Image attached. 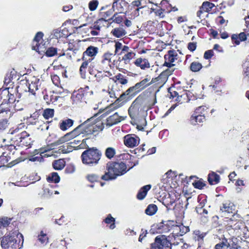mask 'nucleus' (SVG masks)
Segmentation results:
<instances>
[{"label": "nucleus", "mask_w": 249, "mask_h": 249, "mask_svg": "<svg viewBox=\"0 0 249 249\" xmlns=\"http://www.w3.org/2000/svg\"><path fill=\"white\" fill-rule=\"evenodd\" d=\"M97 114L90 118L88 119L84 124L79 125L72 131L67 133L64 136L62 137L58 140L59 143H64L80 135L81 134H88L89 131L90 132L91 130L90 129L87 130L86 129V127L89 125V123H91L92 124H95L96 123V119L95 118Z\"/></svg>", "instance_id": "obj_1"}, {"label": "nucleus", "mask_w": 249, "mask_h": 249, "mask_svg": "<svg viewBox=\"0 0 249 249\" xmlns=\"http://www.w3.org/2000/svg\"><path fill=\"white\" fill-rule=\"evenodd\" d=\"M126 165L121 162L110 163L107 165V172L102 176L104 180L115 179L118 176H121L126 172Z\"/></svg>", "instance_id": "obj_2"}, {"label": "nucleus", "mask_w": 249, "mask_h": 249, "mask_svg": "<svg viewBox=\"0 0 249 249\" xmlns=\"http://www.w3.org/2000/svg\"><path fill=\"white\" fill-rule=\"evenodd\" d=\"M20 238L23 240L22 235L18 231H16L10 233V235L3 237L1 241V245L3 249H19L18 242Z\"/></svg>", "instance_id": "obj_3"}, {"label": "nucleus", "mask_w": 249, "mask_h": 249, "mask_svg": "<svg viewBox=\"0 0 249 249\" xmlns=\"http://www.w3.org/2000/svg\"><path fill=\"white\" fill-rule=\"evenodd\" d=\"M101 156V153L100 151L96 148H91L82 153L81 158L84 164L92 166L98 163Z\"/></svg>", "instance_id": "obj_4"}, {"label": "nucleus", "mask_w": 249, "mask_h": 249, "mask_svg": "<svg viewBox=\"0 0 249 249\" xmlns=\"http://www.w3.org/2000/svg\"><path fill=\"white\" fill-rule=\"evenodd\" d=\"M167 74L166 71L162 72L158 77L153 78L151 81L149 78H145L141 82L137 83L134 86L137 91L143 89L148 86L156 82L161 80L162 82L165 83L167 80Z\"/></svg>", "instance_id": "obj_5"}, {"label": "nucleus", "mask_w": 249, "mask_h": 249, "mask_svg": "<svg viewBox=\"0 0 249 249\" xmlns=\"http://www.w3.org/2000/svg\"><path fill=\"white\" fill-rule=\"evenodd\" d=\"M166 236V235L157 236L154 243L151 244V249H171V243Z\"/></svg>", "instance_id": "obj_6"}, {"label": "nucleus", "mask_w": 249, "mask_h": 249, "mask_svg": "<svg viewBox=\"0 0 249 249\" xmlns=\"http://www.w3.org/2000/svg\"><path fill=\"white\" fill-rule=\"evenodd\" d=\"M43 36V34L42 32H38L35 36L33 41L32 49L39 53L44 52L45 50L44 45H41L40 44V42H42Z\"/></svg>", "instance_id": "obj_7"}, {"label": "nucleus", "mask_w": 249, "mask_h": 249, "mask_svg": "<svg viewBox=\"0 0 249 249\" xmlns=\"http://www.w3.org/2000/svg\"><path fill=\"white\" fill-rule=\"evenodd\" d=\"M135 56L136 53L133 51L129 53L124 54L118 64V69L123 70L127 68L128 65L130 64L131 60L134 58Z\"/></svg>", "instance_id": "obj_8"}, {"label": "nucleus", "mask_w": 249, "mask_h": 249, "mask_svg": "<svg viewBox=\"0 0 249 249\" xmlns=\"http://www.w3.org/2000/svg\"><path fill=\"white\" fill-rule=\"evenodd\" d=\"M113 57V54L109 53H106L103 54L100 63V66L103 70L107 71L109 68H110Z\"/></svg>", "instance_id": "obj_9"}, {"label": "nucleus", "mask_w": 249, "mask_h": 249, "mask_svg": "<svg viewBox=\"0 0 249 249\" xmlns=\"http://www.w3.org/2000/svg\"><path fill=\"white\" fill-rule=\"evenodd\" d=\"M178 54L175 51H169L164 55L165 62L163 66L171 67L175 65L173 64L177 59Z\"/></svg>", "instance_id": "obj_10"}, {"label": "nucleus", "mask_w": 249, "mask_h": 249, "mask_svg": "<svg viewBox=\"0 0 249 249\" xmlns=\"http://www.w3.org/2000/svg\"><path fill=\"white\" fill-rule=\"evenodd\" d=\"M112 73L106 70H104V72H98L95 76L96 80L102 84H106L107 81L110 80L109 77L112 76Z\"/></svg>", "instance_id": "obj_11"}, {"label": "nucleus", "mask_w": 249, "mask_h": 249, "mask_svg": "<svg viewBox=\"0 0 249 249\" xmlns=\"http://www.w3.org/2000/svg\"><path fill=\"white\" fill-rule=\"evenodd\" d=\"M139 138L135 136L127 135L124 137V143L129 147H134L139 143Z\"/></svg>", "instance_id": "obj_12"}, {"label": "nucleus", "mask_w": 249, "mask_h": 249, "mask_svg": "<svg viewBox=\"0 0 249 249\" xmlns=\"http://www.w3.org/2000/svg\"><path fill=\"white\" fill-rule=\"evenodd\" d=\"M124 119V118L123 116L119 115L118 113L116 112L107 119L106 124L107 126H111L121 122Z\"/></svg>", "instance_id": "obj_13"}, {"label": "nucleus", "mask_w": 249, "mask_h": 249, "mask_svg": "<svg viewBox=\"0 0 249 249\" xmlns=\"http://www.w3.org/2000/svg\"><path fill=\"white\" fill-rule=\"evenodd\" d=\"M98 52V48L92 46H89L86 51L83 53V57L84 58H88V57L93 58L97 55Z\"/></svg>", "instance_id": "obj_14"}, {"label": "nucleus", "mask_w": 249, "mask_h": 249, "mask_svg": "<svg viewBox=\"0 0 249 249\" xmlns=\"http://www.w3.org/2000/svg\"><path fill=\"white\" fill-rule=\"evenodd\" d=\"M172 226L171 228V233L168 235V241H171L172 238H175V236H181L180 233V228L178 225H176V223L172 221Z\"/></svg>", "instance_id": "obj_15"}, {"label": "nucleus", "mask_w": 249, "mask_h": 249, "mask_svg": "<svg viewBox=\"0 0 249 249\" xmlns=\"http://www.w3.org/2000/svg\"><path fill=\"white\" fill-rule=\"evenodd\" d=\"M172 221H167L164 222H161L158 226V229L161 230L160 232L163 233L168 232L171 233V228L172 226Z\"/></svg>", "instance_id": "obj_16"}, {"label": "nucleus", "mask_w": 249, "mask_h": 249, "mask_svg": "<svg viewBox=\"0 0 249 249\" xmlns=\"http://www.w3.org/2000/svg\"><path fill=\"white\" fill-rule=\"evenodd\" d=\"M39 82V79L34 77L31 83H29V91L33 94H35L36 91L38 89L40 86Z\"/></svg>", "instance_id": "obj_17"}, {"label": "nucleus", "mask_w": 249, "mask_h": 249, "mask_svg": "<svg viewBox=\"0 0 249 249\" xmlns=\"http://www.w3.org/2000/svg\"><path fill=\"white\" fill-rule=\"evenodd\" d=\"M134 63L136 66L140 67L142 70L150 67V64L148 60L145 58H138Z\"/></svg>", "instance_id": "obj_18"}, {"label": "nucleus", "mask_w": 249, "mask_h": 249, "mask_svg": "<svg viewBox=\"0 0 249 249\" xmlns=\"http://www.w3.org/2000/svg\"><path fill=\"white\" fill-rule=\"evenodd\" d=\"M38 153L43 157H55L56 151L49 148H44L38 150Z\"/></svg>", "instance_id": "obj_19"}, {"label": "nucleus", "mask_w": 249, "mask_h": 249, "mask_svg": "<svg viewBox=\"0 0 249 249\" xmlns=\"http://www.w3.org/2000/svg\"><path fill=\"white\" fill-rule=\"evenodd\" d=\"M234 210V205L230 202H226L222 204V206L220 207V211L222 213H232Z\"/></svg>", "instance_id": "obj_20"}, {"label": "nucleus", "mask_w": 249, "mask_h": 249, "mask_svg": "<svg viewBox=\"0 0 249 249\" xmlns=\"http://www.w3.org/2000/svg\"><path fill=\"white\" fill-rule=\"evenodd\" d=\"M84 90L80 89L77 91L74 92L72 94L73 101L75 103L81 102L84 98Z\"/></svg>", "instance_id": "obj_21"}, {"label": "nucleus", "mask_w": 249, "mask_h": 249, "mask_svg": "<svg viewBox=\"0 0 249 249\" xmlns=\"http://www.w3.org/2000/svg\"><path fill=\"white\" fill-rule=\"evenodd\" d=\"M73 124V121L70 119H67L62 121L60 123V128L63 130L65 131L68 128L71 127Z\"/></svg>", "instance_id": "obj_22"}, {"label": "nucleus", "mask_w": 249, "mask_h": 249, "mask_svg": "<svg viewBox=\"0 0 249 249\" xmlns=\"http://www.w3.org/2000/svg\"><path fill=\"white\" fill-rule=\"evenodd\" d=\"M111 33L114 36L118 38L121 37L126 34V31L122 27L114 28Z\"/></svg>", "instance_id": "obj_23"}, {"label": "nucleus", "mask_w": 249, "mask_h": 249, "mask_svg": "<svg viewBox=\"0 0 249 249\" xmlns=\"http://www.w3.org/2000/svg\"><path fill=\"white\" fill-rule=\"evenodd\" d=\"M82 59L83 60V62L82 63L80 68V71L81 73L85 72V70L89 66V64H90L89 66H91V62L93 60V58H84L83 57H82Z\"/></svg>", "instance_id": "obj_24"}, {"label": "nucleus", "mask_w": 249, "mask_h": 249, "mask_svg": "<svg viewBox=\"0 0 249 249\" xmlns=\"http://www.w3.org/2000/svg\"><path fill=\"white\" fill-rule=\"evenodd\" d=\"M151 188V185H147L143 186L140 190L139 192L137 195V197L139 199H143L147 194V191Z\"/></svg>", "instance_id": "obj_25"}, {"label": "nucleus", "mask_w": 249, "mask_h": 249, "mask_svg": "<svg viewBox=\"0 0 249 249\" xmlns=\"http://www.w3.org/2000/svg\"><path fill=\"white\" fill-rule=\"evenodd\" d=\"M128 98L127 97V95L125 94V93L124 92L122 93L119 98H118L114 104L110 105L109 108L110 109H117L119 106L117 105V104L119 103L120 101H123L124 100Z\"/></svg>", "instance_id": "obj_26"}, {"label": "nucleus", "mask_w": 249, "mask_h": 249, "mask_svg": "<svg viewBox=\"0 0 249 249\" xmlns=\"http://www.w3.org/2000/svg\"><path fill=\"white\" fill-rule=\"evenodd\" d=\"M208 181L211 185L217 184L219 181V176L214 173L209 175Z\"/></svg>", "instance_id": "obj_27"}, {"label": "nucleus", "mask_w": 249, "mask_h": 249, "mask_svg": "<svg viewBox=\"0 0 249 249\" xmlns=\"http://www.w3.org/2000/svg\"><path fill=\"white\" fill-rule=\"evenodd\" d=\"M204 120V114H198L197 115H193L191 118V122L193 124L196 125L197 122H203Z\"/></svg>", "instance_id": "obj_28"}, {"label": "nucleus", "mask_w": 249, "mask_h": 249, "mask_svg": "<svg viewBox=\"0 0 249 249\" xmlns=\"http://www.w3.org/2000/svg\"><path fill=\"white\" fill-rule=\"evenodd\" d=\"M65 165V161L62 159H59L55 160L53 162V165L54 169L55 170H61L62 169Z\"/></svg>", "instance_id": "obj_29"}, {"label": "nucleus", "mask_w": 249, "mask_h": 249, "mask_svg": "<svg viewBox=\"0 0 249 249\" xmlns=\"http://www.w3.org/2000/svg\"><path fill=\"white\" fill-rule=\"evenodd\" d=\"M157 210L158 208L156 205L150 204L146 209L145 213L148 215H152L156 213Z\"/></svg>", "instance_id": "obj_30"}, {"label": "nucleus", "mask_w": 249, "mask_h": 249, "mask_svg": "<svg viewBox=\"0 0 249 249\" xmlns=\"http://www.w3.org/2000/svg\"><path fill=\"white\" fill-rule=\"evenodd\" d=\"M230 246V243L226 239H224L221 242L215 245V249H228Z\"/></svg>", "instance_id": "obj_31"}, {"label": "nucleus", "mask_w": 249, "mask_h": 249, "mask_svg": "<svg viewBox=\"0 0 249 249\" xmlns=\"http://www.w3.org/2000/svg\"><path fill=\"white\" fill-rule=\"evenodd\" d=\"M202 67V64L199 62H192L190 65V69L194 72L198 71Z\"/></svg>", "instance_id": "obj_32"}, {"label": "nucleus", "mask_w": 249, "mask_h": 249, "mask_svg": "<svg viewBox=\"0 0 249 249\" xmlns=\"http://www.w3.org/2000/svg\"><path fill=\"white\" fill-rule=\"evenodd\" d=\"M54 115V110L51 108H47L44 110L43 115L46 119L52 118Z\"/></svg>", "instance_id": "obj_33"}, {"label": "nucleus", "mask_w": 249, "mask_h": 249, "mask_svg": "<svg viewBox=\"0 0 249 249\" xmlns=\"http://www.w3.org/2000/svg\"><path fill=\"white\" fill-rule=\"evenodd\" d=\"M214 6V4L212 3L206 1L204 2L201 9L204 11L208 12L211 10Z\"/></svg>", "instance_id": "obj_34"}, {"label": "nucleus", "mask_w": 249, "mask_h": 249, "mask_svg": "<svg viewBox=\"0 0 249 249\" xmlns=\"http://www.w3.org/2000/svg\"><path fill=\"white\" fill-rule=\"evenodd\" d=\"M38 240L42 244H46L48 241V238L46 234L43 231H41L40 234L38 236Z\"/></svg>", "instance_id": "obj_35"}, {"label": "nucleus", "mask_w": 249, "mask_h": 249, "mask_svg": "<svg viewBox=\"0 0 249 249\" xmlns=\"http://www.w3.org/2000/svg\"><path fill=\"white\" fill-rule=\"evenodd\" d=\"M115 219L112 217L110 214L108 215V216L105 219V222L106 223L109 224L112 223L109 226L110 229H113L115 227L114 224Z\"/></svg>", "instance_id": "obj_36"}, {"label": "nucleus", "mask_w": 249, "mask_h": 249, "mask_svg": "<svg viewBox=\"0 0 249 249\" xmlns=\"http://www.w3.org/2000/svg\"><path fill=\"white\" fill-rule=\"evenodd\" d=\"M48 180L55 183H58L60 180V178L56 173H53L52 174L51 176L48 178Z\"/></svg>", "instance_id": "obj_37"}, {"label": "nucleus", "mask_w": 249, "mask_h": 249, "mask_svg": "<svg viewBox=\"0 0 249 249\" xmlns=\"http://www.w3.org/2000/svg\"><path fill=\"white\" fill-rule=\"evenodd\" d=\"M115 78L119 83L122 85H125L127 83V80L124 78L121 74H118L115 76Z\"/></svg>", "instance_id": "obj_38"}, {"label": "nucleus", "mask_w": 249, "mask_h": 249, "mask_svg": "<svg viewBox=\"0 0 249 249\" xmlns=\"http://www.w3.org/2000/svg\"><path fill=\"white\" fill-rule=\"evenodd\" d=\"M11 219L8 217H3L0 219V227L3 226L4 227L7 226L10 223Z\"/></svg>", "instance_id": "obj_39"}, {"label": "nucleus", "mask_w": 249, "mask_h": 249, "mask_svg": "<svg viewBox=\"0 0 249 249\" xmlns=\"http://www.w3.org/2000/svg\"><path fill=\"white\" fill-rule=\"evenodd\" d=\"M115 153V150L113 148L109 147L106 149V155L109 159L112 158L114 156Z\"/></svg>", "instance_id": "obj_40"}, {"label": "nucleus", "mask_w": 249, "mask_h": 249, "mask_svg": "<svg viewBox=\"0 0 249 249\" xmlns=\"http://www.w3.org/2000/svg\"><path fill=\"white\" fill-rule=\"evenodd\" d=\"M57 52L56 49L55 48H49L46 51L45 53L47 56L52 57Z\"/></svg>", "instance_id": "obj_41"}, {"label": "nucleus", "mask_w": 249, "mask_h": 249, "mask_svg": "<svg viewBox=\"0 0 249 249\" xmlns=\"http://www.w3.org/2000/svg\"><path fill=\"white\" fill-rule=\"evenodd\" d=\"M137 109L134 107H131L128 110V112L130 117L132 119H134L136 116V113Z\"/></svg>", "instance_id": "obj_42"}, {"label": "nucleus", "mask_w": 249, "mask_h": 249, "mask_svg": "<svg viewBox=\"0 0 249 249\" xmlns=\"http://www.w3.org/2000/svg\"><path fill=\"white\" fill-rule=\"evenodd\" d=\"M8 161L9 160L8 158H7L6 156L4 155V153H3V155L0 157V166H5V164H7Z\"/></svg>", "instance_id": "obj_43"}, {"label": "nucleus", "mask_w": 249, "mask_h": 249, "mask_svg": "<svg viewBox=\"0 0 249 249\" xmlns=\"http://www.w3.org/2000/svg\"><path fill=\"white\" fill-rule=\"evenodd\" d=\"M193 185L196 188L201 189L205 186V184L202 181L197 180L193 182Z\"/></svg>", "instance_id": "obj_44"}, {"label": "nucleus", "mask_w": 249, "mask_h": 249, "mask_svg": "<svg viewBox=\"0 0 249 249\" xmlns=\"http://www.w3.org/2000/svg\"><path fill=\"white\" fill-rule=\"evenodd\" d=\"M98 4V2L97 0H93L91 1L89 3V8L91 11L95 10Z\"/></svg>", "instance_id": "obj_45"}, {"label": "nucleus", "mask_w": 249, "mask_h": 249, "mask_svg": "<svg viewBox=\"0 0 249 249\" xmlns=\"http://www.w3.org/2000/svg\"><path fill=\"white\" fill-rule=\"evenodd\" d=\"M43 196L44 197H49L53 195V192L48 188H44Z\"/></svg>", "instance_id": "obj_46"}, {"label": "nucleus", "mask_w": 249, "mask_h": 249, "mask_svg": "<svg viewBox=\"0 0 249 249\" xmlns=\"http://www.w3.org/2000/svg\"><path fill=\"white\" fill-rule=\"evenodd\" d=\"M112 19H113V21L114 22H115L117 23H120L122 22L123 19L122 17L118 16L117 13L114 14Z\"/></svg>", "instance_id": "obj_47"}, {"label": "nucleus", "mask_w": 249, "mask_h": 249, "mask_svg": "<svg viewBox=\"0 0 249 249\" xmlns=\"http://www.w3.org/2000/svg\"><path fill=\"white\" fill-rule=\"evenodd\" d=\"M178 226L180 228V233H181V235L189 231V228L188 227H186L182 224H180Z\"/></svg>", "instance_id": "obj_48"}, {"label": "nucleus", "mask_w": 249, "mask_h": 249, "mask_svg": "<svg viewBox=\"0 0 249 249\" xmlns=\"http://www.w3.org/2000/svg\"><path fill=\"white\" fill-rule=\"evenodd\" d=\"M207 109L205 106H200L197 107L196 110V113L202 115L205 110Z\"/></svg>", "instance_id": "obj_49"}, {"label": "nucleus", "mask_w": 249, "mask_h": 249, "mask_svg": "<svg viewBox=\"0 0 249 249\" xmlns=\"http://www.w3.org/2000/svg\"><path fill=\"white\" fill-rule=\"evenodd\" d=\"M123 47V45L121 43L119 42H116L115 44V54H117L119 50H122Z\"/></svg>", "instance_id": "obj_50"}, {"label": "nucleus", "mask_w": 249, "mask_h": 249, "mask_svg": "<svg viewBox=\"0 0 249 249\" xmlns=\"http://www.w3.org/2000/svg\"><path fill=\"white\" fill-rule=\"evenodd\" d=\"M131 52L132 51L130 49V48L127 46L124 45L121 54L124 55V54L129 53Z\"/></svg>", "instance_id": "obj_51"}, {"label": "nucleus", "mask_w": 249, "mask_h": 249, "mask_svg": "<svg viewBox=\"0 0 249 249\" xmlns=\"http://www.w3.org/2000/svg\"><path fill=\"white\" fill-rule=\"evenodd\" d=\"M213 55V53L212 50H208L205 52L204 55V57L206 59H209Z\"/></svg>", "instance_id": "obj_52"}, {"label": "nucleus", "mask_w": 249, "mask_h": 249, "mask_svg": "<svg viewBox=\"0 0 249 249\" xmlns=\"http://www.w3.org/2000/svg\"><path fill=\"white\" fill-rule=\"evenodd\" d=\"M231 39L234 42L236 45H238L240 44V40L237 35L234 34L231 36Z\"/></svg>", "instance_id": "obj_53"}, {"label": "nucleus", "mask_w": 249, "mask_h": 249, "mask_svg": "<svg viewBox=\"0 0 249 249\" xmlns=\"http://www.w3.org/2000/svg\"><path fill=\"white\" fill-rule=\"evenodd\" d=\"M87 178L89 181L91 182H94L97 179L98 177L95 175L92 174L88 175L87 176Z\"/></svg>", "instance_id": "obj_54"}, {"label": "nucleus", "mask_w": 249, "mask_h": 249, "mask_svg": "<svg viewBox=\"0 0 249 249\" xmlns=\"http://www.w3.org/2000/svg\"><path fill=\"white\" fill-rule=\"evenodd\" d=\"M237 36H238L239 40L241 41H244L247 39V36L245 33H241Z\"/></svg>", "instance_id": "obj_55"}, {"label": "nucleus", "mask_w": 249, "mask_h": 249, "mask_svg": "<svg viewBox=\"0 0 249 249\" xmlns=\"http://www.w3.org/2000/svg\"><path fill=\"white\" fill-rule=\"evenodd\" d=\"M133 91H137L136 90V89H135V87L134 86H133L132 87H130L127 90H126L125 91V92H124V93H125V94L126 95H127V97L128 98H129V94L132 92H133Z\"/></svg>", "instance_id": "obj_56"}, {"label": "nucleus", "mask_w": 249, "mask_h": 249, "mask_svg": "<svg viewBox=\"0 0 249 249\" xmlns=\"http://www.w3.org/2000/svg\"><path fill=\"white\" fill-rule=\"evenodd\" d=\"M38 153H37V154ZM43 159L42 157L40 155L39 156H33L32 158L30 159V160L32 161H41V160Z\"/></svg>", "instance_id": "obj_57"}, {"label": "nucleus", "mask_w": 249, "mask_h": 249, "mask_svg": "<svg viewBox=\"0 0 249 249\" xmlns=\"http://www.w3.org/2000/svg\"><path fill=\"white\" fill-rule=\"evenodd\" d=\"M188 48L191 51H194L196 48V43L194 42L189 43L188 46Z\"/></svg>", "instance_id": "obj_58"}, {"label": "nucleus", "mask_w": 249, "mask_h": 249, "mask_svg": "<svg viewBox=\"0 0 249 249\" xmlns=\"http://www.w3.org/2000/svg\"><path fill=\"white\" fill-rule=\"evenodd\" d=\"M108 94L109 95V96L111 98H117V96L114 93V91L112 89H110L108 91Z\"/></svg>", "instance_id": "obj_59"}, {"label": "nucleus", "mask_w": 249, "mask_h": 249, "mask_svg": "<svg viewBox=\"0 0 249 249\" xmlns=\"http://www.w3.org/2000/svg\"><path fill=\"white\" fill-rule=\"evenodd\" d=\"M79 141H76L74 140L73 142H69L68 144H70V146L74 147H75V145L78 144L79 143Z\"/></svg>", "instance_id": "obj_60"}, {"label": "nucleus", "mask_w": 249, "mask_h": 249, "mask_svg": "<svg viewBox=\"0 0 249 249\" xmlns=\"http://www.w3.org/2000/svg\"><path fill=\"white\" fill-rule=\"evenodd\" d=\"M244 75L245 76L247 77L249 79V67H248L246 68L244 71Z\"/></svg>", "instance_id": "obj_61"}, {"label": "nucleus", "mask_w": 249, "mask_h": 249, "mask_svg": "<svg viewBox=\"0 0 249 249\" xmlns=\"http://www.w3.org/2000/svg\"><path fill=\"white\" fill-rule=\"evenodd\" d=\"M221 37L223 39H226L228 37V35L226 32L222 33L220 35Z\"/></svg>", "instance_id": "obj_62"}, {"label": "nucleus", "mask_w": 249, "mask_h": 249, "mask_svg": "<svg viewBox=\"0 0 249 249\" xmlns=\"http://www.w3.org/2000/svg\"><path fill=\"white\" fill-rule=\"evenodd\" d=\"M72 8V6L71 5L70 6H66L63 7V11L65 12L69 11L70 9Z\"/></svg>", "instance_id": "obj_63"}, {"label": "nucleus", "mask_w": 249, "mask_h": 249, "mask_svg": "<svg viewBox=\"0 0 249 249\" xmlns=\"http://www.w3.org/2000/svg\"><path fill=\"white\" fill-rule=\"evenodd\" d=\"M132 4L136 6H139L141 5V1L140 0H135L132 2Z\"/></svg>", "instance_id": "obj_64"}]
</instances>
